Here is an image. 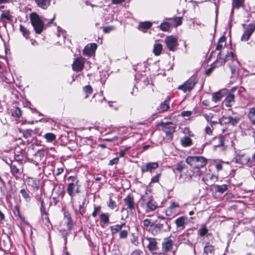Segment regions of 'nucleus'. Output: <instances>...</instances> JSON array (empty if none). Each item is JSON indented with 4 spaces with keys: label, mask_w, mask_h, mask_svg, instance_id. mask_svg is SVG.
Wrapping results in <instances>:
<instances>
[{
    "label": "nucleus",
    "mask_w": 255,
    "mask_h": 255,
    "mask_svg": "<svg viewBox=\"0 0 255 255\" xmlns=\"http://www.w3.org/2000/svg\"><path fill=\"white\" fill-rule=\"evenodd\" d=\"M186 162L192 167V171L196 176L200 177L203 175V170L207 163V160L202 156H189Z\"/></svg>",
    "instance_id": "obj_1"
},
{
    "label": "nucleus",
    "mask_w": 255,
    "mask_h": 255,
    "mask_svg": "<svg viewBox=\"0 0 255 255\" xmlns=\"http://www.w3.org/2000/svg\"><path fill=\"white\" fill-rule=\"evenodd\" d=\"M158 218L161 220L159 221L156 220L150 226L149 231L153 235L167 232L170 230L171 227L168 220L164 217L159 216Z\"/></svg>",
    "instance_id": "obj_2"
},
{
    "label": "nucleus",
    "mask_w": 255,
    "mask_h": 255,
    "mask_svg": "<svg viewBox=\"0 0 255 255\" xmlns=\"http://www.w3.org/2000/svg\"><path fill=\"white\" fill-rule=\"evenodd\" d=\"M217 61L221 65L224 64L227 61H231V62L229 63V66L232 74H234L236 72L237 66L239 64L237 60V56L232 52H228L225 58L221 57V52H219L217 55Z\"/></svg>",
    "instance_id": "obj_3"
},
{
    "label": "nucleus",
    "mask_w": 255,
    "mask_h": 255,
    "mask_svg": "<svg viewBox=\"0 0 255 255\" xmlns=\"http://www.w3.org/2000/svg\"><path fill=\"white\" fill-rule=\"evenodd\" d=\"M30 19L36 33H41L44 29V23L41 17L36 12H32L30 15Z\"/></svg>",
    "instance_id": "obj_4"
},
{
    "label": "nucleus",
    "mask_w": 255,
    "mask_h": 255,
    "mask_svg": "<svg viewBox=\"0 0 255 255\" xmlns=\"http://www.w3.org/2000/svg\"><path fill=\"white\" fill-rule=\"evenodd\" d=\"M142 204L144 205V209L146 213H149L154 211L157 207V203L153 200V197L143 196L141 198Z\"/></svg>",
    "instance_id": "obj_5"
},
{
    "label": "nucleus",
    "mask_w": 255,
    "mask_h": 255,
    "mask_svg": "<svg viewBox=\"0 0 255 255\" xmlns=\"http://www.w3.org/2000/svg\"><path fill=\"white\" fill-rule=\"evenodd\" d=\"M198 80L196 76L193 75L190 77L183 84L178 87V90H182L184 93L191 91L197 84Z\"/></svg>",
    "instance_id": "obj_6"
},
{
    "label": "nucleus",
    "mask_w": 255,
    "mask_h": 255,
    "mask_svg": "<svg viewBox=\"0 0 255 255\" xmlns=\"http://www.w3.org/2000/svg\"><path fill=\"white\" fill-rule=\"evenodd\" d=\"M164 42L167 48L171 51H175L178 45L177 38L172 35L166 36Z\"/></svg>",
    "instance_id": "obj_7"
},
{
    "label": "nucleus",
    "mask_w": 255,
    "mask_h": 255,
    "mask_svg": "<svg viewBox=\"0 0 255 255\" xmlns=\"http://www.w3.org/2000/svg\"><path fill=\"white\" fill-rule=\"evenodd\" d=\"M249 161L250 157L241 151L237 153L233 159V162L241 165L246 164L249 162Z\"/></svg>",
    "instance_id": "obj_8"
},
{
    "label": "nucleus",
    "mask_w": 255,
    "mask_h": 255,
    "mask_svg": "<svg viewBox=\"0 0 255 255\" xmlns=\"http://www.w3.org/2000/svg\"><path fill=\"white\" fill-rule=\"evenodd\" d=\"M85 62V59L82 57L76 58L72 65L73 70L75 72L81 71L84 67Z\"/></svg>",
    "instance_id": "obj_9"
},
{
    "label": "nucleus",
    "mask_w": 255,
    "mask_h": 255,
    "mask_svg": "<svg viewBox=\"0 0 255 255\" xmlns=\"http://www.w3.org/2000/svg\"><path fill=\"white\" fill-rule=\"evenodd\" d=\"M80 185L76 183H69L67 186V191L69 195L71 197V201L73 200V197L75 193L79 192Z\"/></svg>",
    "instance_id": "obj_10"
},
{
    "label": "nucleus",
    "mask_w": 255,
    "mask_h": 255,
    "mask_svg": "<svg viewBox=\"0 0 255 255\" xmlns=\"http://www.w3.org/2000/svg\"><path fill=\"white\" fill-rule=\"evenodd\" d=\"M159 167V164L157 162H150L146 163L141 167V172L143 173L150 172L155 170Z\"/></svg>",
    "instance_id": "obj_11"
},
{
    "label": "nucleus",
    "mask_w": 255,
    "mask_h": 255,
    "mask_svg": "<svg viewBox=\"0 0 255 255\" xmlns=\"http://www.w3.org/2000/svg\"><path fill=\"white\" fill-rule=\"evenodd\" d=\"M239 119L237 117L231 116H223L220 120L219 123L221 125L231 124L233 126L236 125L239 122Z\"/></svg>",
    "instance_id": "obj_12"
},
{
    "label": "nucleus",
    "mask_w": 255,
    "mask_h": 255,
    "mask_svg": "<svg viewBox=\"0 0 255 255\" xmlns=\"http://www.w3.org/2000/svg\"><path fill=\"white\" fill-rule=\"evenodd\" d=\"M125 206L127 207L126 209H128L129 210L132 211L134 210L135 203L134 202V199L132 196L130 194H128L126 197L124 199ZM123 208V210L125 209Z\"/></svg>",
    "instance_id": "obj_13"
},
{
    "label": "nucleus",
    "mask_w": 255,
    "mask_h": 255,
    "mask_svg": "<svg viewBox=\"0 0 255 255\" xmlns=\"http://www.w3.org/2000/svg\"><path fill=\"white\" fill-rule=\"evenodd\" d=\"M26 182L27 185L30 187L33 190H38L39 188V182L36 178L28 177L26 179Z\"/></svg>",
    "instance_id": "obj_14"
},
{
    "label": "nucleus",
    "mask_w": 255,
    "mask_h": 255,
    "mask_svg": "<svg viewBox=\"0 0 255 255\" xmlns=\"http://www.w3.org/2000/svg\"><path fill=\"white\" fill-rule=\"evenodd\" d=\"M97 48L95 43H91L87 45L83 50L84 55L91 56Z\"/></svg>",
    "instance_id": "obj_15"
},
{
    "label": "nucleus",
    "mask_w": 255,
    "mask_h": 255,
    "mask_svg": "<svg viewBox=\"0 0 255 255\" xmlns=\"http://www.w3.org/2000/svg\"><path fill=\"white\" fill-rule=\"evenodd\" d=\"M202 180L206 184H212L217 179V177L210 172H207L205 174L203 173Z\"/></svg>",
    "instance_id": "obj_16"
},
{
    "label": "nucleus",
    "mask_w": 255,
    "mask_h": 255,
    "mask_svg": "<svg viewBox=\"0 0 255 255\" xmlns=\"http://www.w3.org/2000/svg\"><path fill=\"white\" fill-rule=\"evenodd\" d=\"M179 204L174 202H172L170 206L166 209L165 211L166 215L168 216H171L176 214V208H179Z\"/></svg>",
    "instance_id": "obj_17"
},
{
    "label": "nucleus",
    "mask_w": 255,
    "mask_h": 255,
    "mask_svg": "<svg viewBox=\"0 0 255 255\" xmlns=\"http://www.w3.org/2000/svg\"><path fill=\"white\" fill-rule=\"evenodd\" d=\"M12 13L9 10H3L0 15V21L5 22L6 20L10 22L12 20Z\"/></svg>",
    "instance_id": "obj_18"
},
{
    "label": "nucleus",
    "mask_w": 255,
    "mask_h": 255,
    "mask_svg": "<svg viewBox=\"0 0 255 255\" xmlns=\"http://www.w3.org/2000/svg\"><path fill=\"white\" fill-rule=\"evenodd\" d=\"M148 244L147 248L148 250L153 254H156V250L157 249V242L155 239L148 238Z\"/></svg>",
    "instance_id": "obj_19"
},
{
    "label": "nucleus",
    "mask_w": 255,
    "mask_h": 255,
    "mask_svg": "<svg viewBox=\"0 0 255 255\" xmlns=\"http://www.w3.org/2000/svg\"><path fill=\"white\" fill-rule=\"evenodd\" d=\"M38 7L43 9H47L50 5L51 0H34Z\"/></svg>",
    "instance_id": "obj_20"
},
{
    "label": "nucleus",
    "mask_w": 255,
    "mask_h": 255,
    "mask_svg": "<svg viewBox=\"0 0 255 255\" xmlns=\"http://www.w3.org/2000/svg\"><path fill=\"white\" fill-rule=\"evenodd\" d=\"M234 95L232 93H229L225 98L223 103L227 107H231L234 103Z\"/></svg>",
    "instance_id": "obj_21"
},
{
    "label": "nucleus",
    "mask_w": 255,
    "mask_h": 255,
    "mask_svg": "<svg viewBox=\"0 0 255 255\" xmlns=\"http://www.w3.org/2000/svg\"><path fill=\"white\" fill-rule=\"evenodd\" d=\"M215 250L213 246L207 245L204 248L203 255H215Z\"/></svg>",
    "instance_id": "obj_22"
},
{
    "label": "nucleus",
    "mask_w": 255,
    "mask_h": 255,
    "mask_svg": "<svg viewBox=\"0 0 255 255\" xmlns=\"http://www.w3.org/2000/svg\"><path fill=\"white\" fill-rule=\"evenodd\" d=\"M212 188L216 192L222 194L228 189V185L226 184H222L221 185H213Z\"/></svg>",
    "instance_id": "obj_23"
},
{
    "label": "nucleus",
    "mask_w": 255,
    "mask_h": 255,
    "mask_svg": "<svg viewBox=\"0 0 255 255\" xmlns=\"http://www.w3.org/2000/svg\"><path fill=\"white\" fill-rule=\"evenodd\" d=\"M175 223L179 230H183L185 228V219L183 217L176 219Z\"/></svg>",
    "instance_id": "obj_24"
},
{
    "label": "nucleus",
    "mask_w": 255,
    "mask_h": 255,
    "mask_svg": "<svg viewBox=\"0 0 255 255\" xmlns=\"http://www.w3.org/2000/svg\"><path fill=\"white\" fill-rule=\"evenodd\" d=\"M173 242L171 240H167L162 243V250L167 252L171 250L172 248Z\"/></svg>",
    "instance_id": "obj_25"
},
{
    "label": "nucleus",
    "mask_w": 255,
    "mask_h": 255,
    "mask_svg": "<svg viewBox=\"0 0 255 255\" xmlns=\"http://www.w3.org/2000/svg\"><path fill=\"white\" fill-rule=\"evenodd\" d=\"M125 225V223H122L121 224H117L115 225L111 226L110 227L111 233L112 235H115L118 233L119 231H121L124 227Z\"/></svg>",
    "instance_id": "obj_26"
},
{
    "label": "nucleus",
    "mask_w": 255,
    "mask_h": 255,
    "mask_svg": "<svg viewBox=\"0 0 255 255\" xmlns=\"http://www.w3.org/2000/svg\"><path fill=\"white\" fill-rule=\"evenodd\" d=\"M169 101L166 100L164 102H162L159 106V108L157 110L159 113H162L167 111L169 108Z\"/></svg>",
    "instance_id": "obj_27"
},
{
    "label": "nucleus",
    "mask_w": 255,
    "mask_h": 255,
    "mask_svg": "<svg viewBox=\"0 0 255 255\" xmlns=\"http://www.w3.org/2000/svg\"><path fill=\"white\" fill-rule=\"evenodd\" d=\"M226 37L224 36H221L218 41L217 45L216 47V50L218 51H220L221 52V50L222 49L223 47H224L226 45Z\"/></svg>",
    "instance_id": "obj_28"
},
{
    "label": "nucleus",
    "mask_w": 255,
    "mask_h": 255,
    "mask_svg": "<svg viewBox=\"0 0 255 255\" xmlns=\"http://www.w3.org/2000/svg\"><path fill=\"white\" fill-rule=\"evenodd\" d=\"M152 26V23L149 21L140 22L138 26V29L142 31H145Z\"/></svg>",
    "instance_id": "obj_29"
},
{
    "label": "nucleus",
    "mask_w": 255,
    "mask_h": 255,
    "mask_svg": "<svg viewBox=\"0 0 255 255\" xmlns=\"http://www.w3.org/2000/svg\"><path fill=\"white\" fill-rule=\"evenodd\" d=\"M20 193L21 194L23 198L26 202H30L31 200V197L29 195V191L24 189H21L20 190Z\"/></svg>",
    "instance_id": "obj_30"
},
{
    "label": "nucleus",
    "mask_w": 255,
    "mask_h": 255,
    "mask_svg": "<svg viewBox=\"0 0 255 255\" xmlns=\"http://www.w3.org/2000/svg\"><path fill=\"white\" fill-rule=\"evenodd\" d=\"M181 144L184 147H188L192 144V139L188 136H185L181 139Z\"/></svg>",
    "instance_id": "obj_31"
},
{
    "label": "nucleus",
    "mask_w": 255,
    "mask_h": 255,
    "mask_svg": "<svg viewBox=\"0 0 255 255\" xmlns=\"http://www.w3.org/2000/svg\"><path fill=\"white\" fill-rule=\"evenodd\" d=\"M214 141L215 143L214 144V146L215 148L216 147L223 146L224 145V137L223 136L215 137L214 139Z\"/></svg>",
    "instance_id": "obj_32"
},
{
    "label": "nucleus",
    "mask_w": 255,
    "mask_h": 255,
    "mask_svg": "<svg viewBox=\"0 0 255 255\" xmlns=\"http://www.w3.org/2000/svg\"><path fill=\"white\" fill-rule=\"evenodd\" d=\"M162 50V46L161 44L159 43H155L154 45L153 52L154 54L156 55H159L161 52Z\"/></svg>",
    "instance_id": "obj_33"
},
{
    "label": "nucleus",
    "mask_w": 255,
    "mask_h": 255,
    "mask_svg": "<svg viewBox=\"0 0 255 255\" xmlns=\"http://www.w3.org/2000/svg\"><path fill=\"white\" fill-rule=\"evenodd\" d=\"M223 96L224 95L221 91L214 93L212 96V101L215 103H217V102L221 100Z\"/></svg>",
    "instance_id": "obj_34"
},
{
    "label": "nucleus",
    "mask_w": 255,
    "mask_h": 255,
    "mask_svg": "<svg viewBox=\"0 0 255 255\" xmlns=\"http://www.w3.org/2000/svg\"><path fill=\"white\" fill-rule=\"evenodd\" d=\"M248 117L252 123L255 125V108L250 109Z\"/></svg>",
    "instance_id": "obj_35"
},
{
    "label": "nucleus",
    "mask_w": 255,
    "mask_h": 255,
    "mask_svg": "<svg viewBox=\"0 0 255 255\" xmlns=\"http://www.w3.org/2000/svg\"><path fill=\"white\" fill-rule=\"evenodd\" d=\"M19 30L25 38L27 39L29 37V31L25 26L20 24L19 26Z\"/></svg>",
    "instance_id": "obj_36"
},
{
    "label": "nucleus",
    "mask_w": 255,
    "mask_h": 255,
    "mask_svg": "<svg viewBox=\"0 0 255 255\" xmlns=\"http://www.w3.org/2000/svg\"><path fill=\"white\" fill-rule=\"evenodd\" d=\"M64 218L67 220V224L69 230H71L72 227V221L68 213H64Z\"/></svg>",
    "instance_id": "obj_37"
},
{
    "label": "nucleus",
    "mask_w": 255,
    "mask_h": 255,
    "mask_svg": "<svg viewBox=\"0 0 255 255\" xmlns=\"http://www.w3.org/2000/svg\"><path fill=\"white\" fill-rule=\"evenodd\" d=\"M13 214L15 216H17L21 221H23L24 220V218L21 215L20 213V206L19 205H15L14 207Z\"/></svg>",
    "instance_id": "obj_38"
},
{
    "label": "nucleus",
    "mask_w": 255,
    "mask_h": 255,
    "mask_svg": "<svg viewBox=\"0 0 255 255\" xmlns=\"http://www.w3.org/2000/svg\"><path fill=\"white\" fill-rule=\"evenodd\" d=\"M34 158L36 160V164H38V162L41 161L44 158V153L42 151H38L34 154Z\"/></svg>",
    "instance_id": "obj_39"
},
{
    "label": "nucleus",
    "mask_w": 255,
    "mask_h": 255,
    "mask_svg": "<svg viewBox=\"0 0 255 255\" xmlns=\"http://www.w3.org/2000/svg\"><path fill=\"white\" fill-rule=\"evenodd\" d=\"M11 115L13 117L19 118L21 116V111L18 107H15L12 110Z\"/></svg>",
    "instance_id": "obj_40"
},
{
    "label": "nucleus",
    "mask_w": 255,
    "mask_h": 255,
    "mask_svg": "<svg viewBox=\"0 0 255 255\" xmlns=\"http://www.w3.org/2000/svg\"><path fill=\"white\" fill-rule=\"evenodd\" d=\"M100 219L104 224H108L109 222V216L108 213H102L100 216Z\"/></svg>",
    "instance_id": "obj_41"
},
{
    "label": "nucleus",
    "mask_w": 255,
    "mask_h": 255,
    "mask_svg": "<svg viewBox=\"0 0 255 255\" xmlns=\"http://www.w3.org/2000/svg\"><path fill=\"white\" fill-rule=\"evenodd\" d=\"M83 91L86 94L85 98H88L89 95L91 94L93 92V89L90 85H87L83 87Z\"/></svg>",
    "instance_id": "obj_42"
},
{
    "label": "nucleus",
    "mask_w": 255,
    "mask_h": 255,
    "mask_svg": "<svg viewBox=\"0 0 255 255\" xmlns=\"http://www.w3.org/2000/svg\"><path fill=\"white\" fill-rule=\"evenodd\" d=\"M44 137L46 139L47 141L52 142L55 140L56 136L54 134L51 132L46 133L44 135Z\"/></svg>",
    "instance_id": "obj_43"
},
{
    "label": "nucleus",
    "mask_w": 255,
    "mask_h": 255,
    "mask_svg": "<svg viewBox=\"0 0 255 255\" xmlns=\"http://www.w3.org/2000/svg\"><path fill=\"white\" fill-rule=\"evenodd\" d=\"M11 172L13 175L20 174V169L18 168L17 166L14 164H12L10 165Z\"/></svg>",
    "instance_id": "obj_44"
},
{
    "label": "nucleus",
    "mask_w": 255,
    "mask_h": 255,
    "mask_svg": "<svg viewBox=\"0 0 255 255\" xmlns=\"http://www.w3.org/2000/svg\"><path fill=\"white\" fill-rule=\"evenodd\" d=\"M160 28L163 31H167L170 28V24L167 22H162L160 24Z\"/></svg>",
    "instance_id": "obj_45"
},
{
    "label": "nucleus",
    "mask_w": 255,
    "mask_h": 255,
    "mask_svg": "<svg viewBox=\"0 0 255 255\" xmlns=\"http://www.w3.org/2000/svg\"><path fill=\"white\" fill-rule=\"evenodd\" d=\"M251 35L252 34L250 33V32L245 30L244 34L242 35L241 37V40L243 41H248L250 39Z\"/></svg>",
    "instance_id": "obj_46"
},
{
    "label": "nucleus",
    "mask_w": 255,
    "mask_h": 255,
    "mask_svg": "<svg viewBox=\"0 0 255 255\" xmlns=\"http://www.w3.org/2000/svg\"><path fill=\"white\" fill-rule=\"evenodd\" d=\"M40 210L42 217L49 221L47 213L46 211V209L44 205L40 207Z\"/></svg>",
    "instance_id": "obj_47"
},
{
    "label": "nucleus",
    "mask_w": 255,
    "mask_h": 255,
    "mask_svg": "<svg viewBox=\"0 0 255 255\" xmlns=\"http://www.w3.org/2000/svg\"><path fill=\"white\" fill-rule=\"evenodd\" d=\"M208 230L205 226H202L199 230V234L200 236L203 237L205 236L208 232Z\"/></svg>",
    "instance_id": "obj_48"
},
{
    "label": "nucleus",
    "mask_w": 255,
    "mask_h": 255,
    "mask_svg": "<svg viewBox=\"0 0 255 255\" xmlns=\"http://www.w3.org/2000/svg\"><path fill=\"white\" fill-rule=\"evenodd\" d=\"M244 2V0H233V4L238 9L243 5Z\"/></svg>",
    "instance_id": "obj_49"
},
{
    "label": "nucleus",
    "mask_w": 255,
    "mask_h": 255,
    "mask_svg": "<svg viewBox=\"0 0 255 255\" xmlns=\"http://www.w3.org/2000/svg\"><path fill=\"white\" fill-rule=\"evenodd\" d=\"M246 30L252 34L255 30V23H250L248 25Z\"/></svg>",
    "instance_id": "obj_50"
},
{
    "label": "nucleus",
    "mask_w": 255,
    "mask_h": 255,
    "mask_svg": "<svg viewBox=\"0 0 255 255\" xmlns=\"http://www.w3.org/2000/svg\"><path fill=\"white\" fill-rule=\"evenodd\" d=\"M33 130L32 129H26L23 131V135L25 138H28L31 136Z\"/></svg>",
    "instance_id": "obj_51"
},
{
    "label": "nucleus",
    "mask_w": 255,
    "mask_h": 255,
    "mask_svg": "<svg viewBox=\"0 0 255 255\" xmlns=\"http://www.w3.org/2000/svg\"><path fill=\"white\" fill-rule=\"evenodd\" d=\"M128 232L126 230H121L120 234L119 237L121 239H126L128 237Z\"/></svg>",
    "instance_id": "obj_52"
},
{
    "label": "nucleus",
    "mask_w": 255,
    "mask_h": 255,
    "mask_svg": "<svg viewBox=\"0 0 255 255\" xmlns=\"http://www.w3.org/2000/svg\"><path fill=\"white\" fill-rule=\"evenodd\" d=\"M161 173H157L151 179L150 183H157L159 181Z\"/></svg>",
    "instance_id": "obj_53"
},
{
    "label": "nucleus",
    "mask_w": 255,
    "mask_h": 255,
    "mask_svg": "<svg viewBox=\"0 0 255 255\" xmlns=\"http://www.w3.org/2000/svg\"><path fill=\"white\" fill-rule=\"evenodd\" d=\"M108 206L110 209H114L116 207L117 205L116 202L110 198Z\"/></svg>",
    "instance_id": "obj_54"
},
{
    "label": "nucleus",
    "mask_w": 255,
    "mask_h": 255,
    "mask_svg": "<svg viewBox=\"0 0 255 255\" xmlns=\"http://www.w3.org/2000/svg\"><path fill=\"white\" fill-rule=\"evenodd\" d=\"M192 114V112L190 111H183L181 113V116L183 117H187L189 118L191 116Z\"/></svg>",
    "instance_id": "obj_55"
},
{
    "label": "nucleus",
    "mask_w": 255,
    "mask_h": 255,
    "mask_svg": "<svg viewBox=\"0 0 255 255\" xmlns=\"http://www.w3.org/2000/svg\"><path fill=\"white\" fill-rule=\"evenodd\" d=\"M101 211V207L100 206H97L95 207L94 210L92 213V216L93 217H96L97 216V214L100 212Z\"/></svg>",
    "instance_id": "obj_56"
},
{
    "label": "nucleus",
    "mask_w": 255,
    "mask_h": 255,
    "mask_svg": "<svg viewBox=\"0 0 255 255\" xmlns=\"http://www.w3.org/2000/svg\"><path fill=\"white\" fill-rule=\"evenodd\" d=\"M130 148V147H126L124 149H121L119 151V154L120 157H124L126 154V151L128 150Z\"/></svg>",
    "instance_id": "obj_57"
},
{
    "label": "nucleus",
    "mask_w": 255,
    "mask_h": 255,
    "mask_svg": "<svg viewBox=\"0 0 255 255\" xmlns=\"http://www.w3.org/2000/svg\"><path fill=\"white\" fill-rule=\"evenodd\" d=\"M114 27L112 26H106L103 28V31L105 33H109L112 30L114 29Z\"/></svg>",
    "instance_id": "obj_58"
},
{
    "label": "nucleus",
    "mask_w": 255,
    "mask_h": 255,
    "mask_svg": "<svg viewBox=\"0 0 255 255\" xmlns=\"http://www.w3.org/2000/svg\"><path fill=\"white\" fill-rule=\"evenodd\" d=\"M176 26L180 25L182 23V17H176L174 19Z\"/></svg>",
    "instance_id": "obj_59"
},
{
    "label": "nucleus",
    "mask_w": 255,
    "mask_h": 255,
    "mask_svg": "<svg viewBox=\"0 0 255 255\" xmlns=\"http://www.w3.org/2000/svg\"><path fill=\"white\" fill-rule=\"evenodd\" d=\"M119 160V157H115V158L110 160L109 165H113L114 164H116L118 163Z\"/></svg>",
    "instance_id": "obj_60"
},
{
    "label": "nucleus",
    "mask_w": 255,
    "mask_h": 255,
    "mask_svg": "<svg viewBox=\"0 0 255 255\" xmlns=\"http://www.w3.org/2000/svg\"><path fill=\"white\" fill-rule=\"evenodd\" d=\"M85 199H84L82 203L79 205V211L80 214L81 215H82V216L83 215V214H84V210L83 209V206L85 204Z\"/></svg>",
    "instance_id": "obj_61"
},
{
    "label": "nucleus",
    "mask_w": 255,
    "mask_h": 255,
    "mask_svg": "<svg viewBox=\"0 0 255 255\" xmlns=\"http://www.w3.org/2000/svg\"><path fill=\"white\" fill-rule=\"evenodd\" d=\"M68 180H71L72 181L71 183H76L77 184L78 183L79 180L76 178V177L70 176L68 178Z\"/></svg>",
    "instance_id": "obj_62"
},
{
    "label": "nucleus",
    "mask_w": 255,
    "mask_h": 255,
    "mask_svg": "<svg viewBox=\"0 0 255 255\" xmlns=\"http://www.w3.org/2000/svg\"><path fill=\"white\" fill-rule=\"evenodd\" d=\"M143 225L145 227H148L151 225V222L150 219H146L143 222Z\"/></svg>",
    "instance_id": "obj_63"
},
{
    "label": "nucleus",
    "mask_w": 255,
    "mask_h": 255,
    "mask_svg": "<svg viewBox=\"0 0 255 255\" xmlns=\"http://www.w3.org/2000/svg\"><path fill=\"white\" fill-rule=\"evenodd\" d=\"M184 167V166L182 163H178L176 165V169L179 171H182Z\"/></svg>",
    "instance_id": "obj_64"
}]
</instances>
